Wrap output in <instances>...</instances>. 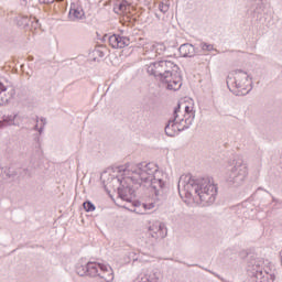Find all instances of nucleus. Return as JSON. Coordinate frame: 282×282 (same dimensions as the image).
<instances>
[{
	"label": "nucleus",
	"instance_id": "1",
	"mask_svg": "<svg viewBox=\"0 0 282 282\" xmlns=\"http://www.w3.org/2000/svg\"><path fill=\"white\" fill-rule=\"evenodd\" d=\"M119 173H128L130 175V182L144 186L145 188H152L156 197H162L169 185L166 184V174L158 170L155 163H139L121 165L118 167Z\"/></svg>",
	"mask_w": 282,
	"mask_h": 282
},
{
	"label": "nucleus",
	"instance_id": "2",
	"mask_svg": "<svg viewBox=\"0 0 282 282\" xmlns=\"http://www.w3.org/2000/svg\"><path fill=\"white\" fill-rule=\"evenodd\" d=\"M180 197H195L200 199L203 204H215L217 197V186L210 177H195L191 174L182 175L178 180Z\"/></svg>",
	"mask_w": 282,
	"mask_h": 282
},
{
	"label": "nucleus",
	"instance_id": "3",
	"mask_svg": "<svg viewBox=\"0 0 282 282\" xmlns=\"http://www.w3.org/2000/svg\"><path fill=\"white\" fill-rule=\"evenodd\" d=\"M76 273L78 276H90V279H101L106 282L113 281V269L107 264L96 261H80L76 264Z\"/></svg>",
	"mask_w": 282,
	"mask_h": 282
},
{
	"label": "nucleus",
	"instance_id": "4",
	"mask_svg": "<svg viewBox=\"0 0 282 282\" xmlns=\"http://www.w3.org/2000/svg\"><path fill=\"white\" fill-rule=\"evenodd\" d=\"M182 109V105L177 104V107L174 108L173 118L169 120V123L165 126V133L170 138L175 135V129L177 131H184L191 128L193 121L195 120V111L191 109V107H185L184 118H180V111Z\"/></svg>",
	"mask_w": 282,
	"mask_h": 282
},
{
	"label": "nucleus",
	"instance_id": "5",
	"mask_svg": "<svg viewBox=\"0 0 282 282\" xmlns=\"http://www.w3.org/2000/svg\"><path fill=\"white\" fill-rule=\"evenodd\" d=\"M227 87L236 96H246L252 89V78L241 69L234 70L227 76Z\"/></svg>",
	"mask_w": 282,
	"mask_h": 282
},
{
	"label": "nucleus",
	"instance_id": "6",
	"mask_svg": "<svg viewBox=\"0 0 282 282\" xmlns=\"http://www.w3.org/2000/svg\"><path fill=\"white\" fill-rule=\"evenodd\" d=\"M246 180H248V165L241 159L235 160L225 175L227 186L239 188L246 184Z\"/></svg>",
	"mask_w": 282,
	"mask_h": 282
},
{
	"label": "nucleus",
	"instance_id": "7",
	"mask_svg": "<svg viewBox=\"0 0 282 282\" xmlns=\"http://www.w3.org/2000/svg\"><path fill=\"white\" fill-rule=\"evenodd\" d=\"M145 67L148 74H150V76H154L161 83H169L171 80V76L177 74V69H180L177 65L166 59L153 62Z\"/></svg>",
	"mask_w": 282,
	"mask_h": 282
},
{
	"label": "nucleus",
	"instance_id": "8",
	"mask_svg": "<svg viewBox=\"0 0 282 282\" xmlns=\"http://www.w3.org/2000/svg\"><path fill=\"white\" fill-rule=\"evenodd\" d=\"M247 274L252 282H274L276 276L274 274L263 271V260L251 259L247 264Z\"/></svg>",
	"mask_w": 282,
	"mask_h": 282
},
{
	"label": "nucleus",
	"instance_id": "9",
	"mask_svg": "<svg viewBox=\"0 0 282 282\" xmlns=\"http://www.w3.org/2000/svg\"><path fill=\"white\" fill-rule=\"evenodd\" d=\"M119 173H123V180L111 177V181L118 182V184H120V186L118 187L119 197H121V199H123L124 202L131 203L133 202V199H135V189L133 188V186L138 187L142 185H138L137 183L131 182V174H129V172Z\"/></svg>",
	"mask_w": 282,
	"mask_h": 282
},
{
	"label": "nucleus",
	"instance_id": "10",
	"mask_svg": "<svg viewBox=\"0 0 282 282\" xmlns=\"http://www.w3.org/2000/svg\"><path fill=\"white\" fill-rule=\"evenodd\" d=\"M149 235L152 239H164V237H166V225L162 223H154L149 227Z\"/></svg>",
	"mask_w": 282,
	"mask_h": 282
},
{
	"label": "nucleus",
	"instance_id": "11",
	"mask_svg": "<svg viewBox=\"0 0 282 282\" xmlns=\"http://www.w3.org/2000/svg\"><path fill=\"white\" fill-rule=\"evenodd\" d=\"M145 53L148 54V58H155V56L164 54L166 51V46L162 43L158 44H145L144 45Z\"/></svg>",
	"mask_w": 282,
	"mask_h": 282
},
{
	"label": "nucleus",
	"instance_id": "12",
	"mask_svg": "<svg viewBox=\"0 0 282 282\" xmlns=\"http://www.w3.org/2000/svg\"><path fill=\"white\" fill-rule=\"evenodd\" d=\"M25 175H30V171L28 169H18L13 172L11 170L3 171V169L0 167V182L10 177H25Z\"/></svg>",
	"mask_w": 282,
	"mask_h": 282
},
{
	"label": "nucleus",
	"instance_id": "13",
	"mask_svg": "<svg viewBox=\"0 0 282 282\" xmlns=\"http://www.w3.org/2000/svg\"><path fill=\"white\" fill-rule=\"evenodd\" d=\"M165 85L166 89L170 91H178L182 88V75L180 73H174L171 75L169 82H162Z\"/></svg>",
	"mask_w": 282,
	"mask_h": 282
},
{
	"label": "nucleus",
	"instance_id": "14",
	"mask_svg": "<svg viewBox=\"0 0 282 282\" xmlns=\"http://www.w3.org/2000/svg\"><path fill=\"white\" fill-rule=\"evenodd\" d=\"M109 44L111 45V47H113L115 50H122V47H127V45H129L130 40L127 36H120V35H110L109 39Z\"/></svg>",
	"mask_w": 282,
	"mask_h": 282
},
{
	"label": "nucleus",
	"instance_id": "15",
	"mask_svg": "<svg viewBox=\"0 0 282 282\" xmlns=\"http://www.w3.org/2000/svg\"><path fill=\"white\" fill-rule=\"evenodd\" d=\"M4 91H9V96L8 97H0V105H3L6 102H10V100H12V98H14V88L10 85H6L2 82H0V96H3Z\"/></svg>",
	"mask_w": 282,
	"mask_h": 282
},
{
	"label": "nucleus",
	"instance_id": "16",
	"mask_svg": "<svg viewBox=\"0 0 282 282\" xmlns=\"http://www.w3.org/2000/svg\"><path fill=\"white\" fill-rule=\"evenodd\" d=\"M178 52L181 54V56H183L184 58H193V56H195V54H197V50H195V46H193V44H182L178 48Z\"/></svg>",
	"mask_w": 282,
	"mask_h": 282
},
{
	"label": "nucleus",
	"instance_id": "17",
	"mask_svg": "<svg viewBox=\"0 0 282 282\" xmlns=\"http://www.w3.org/2000/svg\"><path fill=\"white\" fill-rule=\"evenodd\" d=\"M15 116H2L0 119V129H6V127H12L14 124Z\"/></svg>",
	"mask_w": 282,
	"mask_h": 282
},
{
	"label": "nucleus",
	"instance_id": "18",
	"mask_svg": "<svg viewBox=\"0 0 282 282\" xmlns=\"http://www.w3.org/2000/svg\"><path fill=\"white\" fill-rule=\"evenodd\" d=\"M129 10V2L127 0H122L115 7V12L120 14V12H127Z\"/></svg>",
	"mask_w": 282,
	"mask_h": 282
},
{
	"label": "nucleus",
	"instance_id": "19",
	"mask_svg": "<svg viewBox=\"0 0 282 282\" xmlns=\"http://www.w3.org/2000/svg\"><path fill=\"white\" fill-rule=\"evenodd\" d=\"M84 15L83 9H70L69 11V17H74V19H83Z\"/></svg>",
	"mask_w": 282,
	"mask_h": 282
},
{
	"label": "nucleus",
	"instance_id": "20",
	"mask_svg": "<svg viewBox=\"0 0 282 282\" xmlns=\"http://www.w3.org/2000/svg\"><path fill=\"white\" fill-rule=\"evenodd\" d=\"M262 15H263V7L259 6L258 8L254 9L253 17H256V19L258 21H262V19H263Z\"/></svg>",
	"mask_w": 282,
	"mask_h": 282
},
{
	"label": "nucleus",
	"instance_id": "21",
	"mask_svg": "<svg viewBox=\"0 0 282 282\" xmlns=\"http://www.w3.org/2000/svg\"><path fill=\"white\" fill-rule=\"evenodd\" d=\"M83 206H84V210H86V213H94V210H96V206L93 205V203L89 200L84 202Z\"/></svg>",
	"mask_w": 282,
	"mask_h": 282
},
{
	"label": "nucleus",
	"instance_id": "22",
	"mask_svg": "<svg viewBox=\"0 0 282 282\" xmlns=\"http://www.w3.org/2000/svg\"><path fill=\"white\" fill-rule=\"evenodd\" d=\"M31 23H32V18H29V17H22L19 21V25H23V28H30Z\"/></svg>",
	"mask_w": 282,
	"mask_h": 282
},
{
	"label": "nucleus",
	"instance_id": "23",
	"mask_svg": "<svg viewBox=\"0 0 282 282\" xmlns=\"http://www.w3.org/2000/svg\"><path fill=\"white\" fill-rule=\"evenodd\" d=\"M200 50H203V52H213V50H215V47L213 46V44H208V43H200Z\"/></svg>",
	"mask_w": 282,
	"mask_h": 282
},
{
	"label": "nucleus",
	"instance_id": "24",
	"mask_svg": "<svg viewBox=\"0 0 282 282\" xmlns=\"http://www.w3.org/2000/svg\"><path fill=\"white\" fill-rule=\"evenodd\" d=\"M169 8H170L169 4H166L164 2H160V4H159V10L163 14H166V12H169Z\"/></svg>",
	"mask_w": 282,
	"mask_h": 282
},
{
	"label": "nucleus",
	"instance_id": "25",
	"mask_svg": "<svg viewBox=\"0 0 282 282\" xmlns=\"http://www.w3.org/2000/svg\"><path fill=\"white\" fill-rule=\"evenodd\" d=\"M148 44H149V42H144V39H140V40H139V45H140L141 47H143V54H144L145 56H149V53H147V50L144 48V46L148 45Z\"/></svg>",
	"mask_w": 282,
	"mask_h": 282
},
{
	"label": "nucleus",
	"instance_id": "26",
	"mask_svg": "<svg viewBox=\"0 0 282 282\" xmlns=\"http://www.w3.org/2000/svg\"><path fill=\"white\" fill-rule=\"evenodd\" d=\"M39 26H40L39 20L36 18H32L30 28H33L34 30H36V29H39Z\"/></svg>",
	"mask_w": 282,
	"mask_h": 282
},
{
	"label": "nucleus",
	"instance_id": "27",
	"mask_svg": "<svg viewBox=\"0 0 282 282\" xmlns=\"http://www.w3.org/2000/svg\"><path fill=\"white\" fill-rule=\"evenodd\" d=\"M143 208L145 210H153V208H155V203H145L143 204Z\"/></svg>",
	"mask_w": 282,
	"mask_h": 282
},
{
	"label": "nucleus",
	"instance_id": "28",
	"mask_svg": "<svg viewBox=\"0 0 282 282\" xmlns=\"http://www.w3.org/2000/svg\"><path fill=\"white\" fill-rule=\"evenodd\" d=\"M40 122H41V127H45L47 124V119L41 117Z\"/></svg>",
	"mask_w": 282,
	"mask_h": 282
},
{
	"label": "nucleus",
	"instance_id": "29",
	"mask_svg": "<svg viewBox=\"0 0 282 282\" xmlns=\"http://www.w3.org/2000/svg\"><path fill=\"white\" fill-rule=\"evenodd\" d=\"M130 259H132V261H138V257H135V252H130Z\"/></svg>",
	"mask_w": 282,
	"mask_h": 282
},
{
	"label": "nucleus",
	"instance_id": "30",
	"mask_svg": "<svg viewBox=\"0 0 282 282\" xmlns=\"http://www.w3.org/2000/svg\"><path fill=\"white\" fill-rule=\"evenodd\" d=\"M44 129H45V127L40 126V128L37 129V131H39L40 135H41V133H43V130H44Z\"/></svg>",
	"mask_w": 282,
	"mask_h": 282
},
{
	"label": "nucleus",
	"instance_id": "31",
	"mask_svg": "<svg viewBox=\"0 0 282 282\" xmlns=\"http://www.w3.org/2000/svg\"><path fill=\"white\" fill-rule=\"evenodd\" d=\"M33 129L34 131H39V123H36Z\"/></svg>",
	"mask_w": 282,
	"mask_h": 282
},
{
	"label": "nucleus",
	"instance_id": "32",
	"mask_svg": "<svg viewBox=\"0 0 282 282\" xmlns=\"http://www.w3.org/2000/svg\"><path fill=\"white\" fill-rule=\"evenodd\" d=\"M28 61H34V56H29Z\"/></svg>",
	"mask_w": 282,
	"mask_h": 282
},
{
	"label": "nucleus",
	"instance_id": "33",
	"mask_svg": "<svg viewBox=\"0 0 282 282\" xmlns=\"http://www.w3.org/2000/svg\"><path fill=\"white\" fill-rule=\"evenodd\" d=\"M99 56H105V53L100 52Z\"/></svg>",
	"mask_w": 282,
	"mask_h": 282
},
{
	"label": "nucleus",
	"instance_id": "34",
	"mask_svg": "<svg viewBox=\"0 0 282 282\" xmlns=\"http://www.w3.org/2000/svg\"><path fill=\"white\" fill-rule=\"evenodd\" d=\"M39 120H40L39 117H36V118H35V122H39Z\"/></svg>",
	"mask_w": 282,
	"mask_h": 282
}]
</instances>
